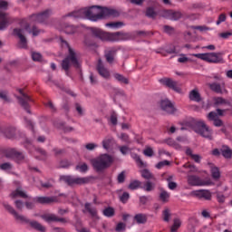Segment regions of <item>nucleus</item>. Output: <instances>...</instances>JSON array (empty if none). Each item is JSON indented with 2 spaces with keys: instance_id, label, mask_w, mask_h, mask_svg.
Wrapping results in <instances>:
<instances>
[{
  "instance_id": "obj_48",
  "label": "nucleus",
  "mask_w": 232,
  "mask_h": 232,
  "mask_svg": "<svg viewBox=\"0 0 232 232\" xmlns=\"http://www.w3.org/2000/svg\"><path fill=\"white\" fill-rule=\"evenodd\" d=\"M0 99L4 102H8V101H10V99L8 98V93H6V92L5 91H0Z\"/></svg>"
},
{
  "instance_id": "obj_18",
  "label": "nucleus",
  "mask_w": 232,
  "mask_h": 232,
  "mask_svg": "<svg viewBox=\"0 0 232 232\" xmlns=\"http://www.w3.org/2000/svg\"><path fill=\"white\" fill-rule=\"evenodd\" d=\"M56 200L54 197H36L34 198V202H38V204H52Z\"/></svg>"
},
{
  "instance_id": "obj_54",
  "label": "nucleus",
  "mask_w": 232,
  "mask_h": 232,
  "mask_svg": "<svg viewBox=\"0 0 232 232\" xmlns=\"http://www.w3.org/2000/svg\"><path fill=\"white\" fill-rule=\"evenodd\" d=\"M125 179H126V172L125 171H122L121 173H120L118 175V182L120 184H122V182H124Z\"/></svg>"
},
{
  "instance_id": "obj_6",
  "label": "nucleus",
  "mask_w": 232,
  "mask_h": 232,
  "mask_svg": "<svg viewBox=\"0 0 232 232\" xmlns=\"http://www.w3.org/2000/svg\"><path fill=\"white\" fill-rule=\"evenodd\" d=\"M190 55H192V57H197L201 61H205L206 63H211L212 64H218L220 63H224L222 53H193Z\"/></svg>"
},
{
  "instance_id": "obj_27",
  "label": "nucleus",
  "mask_w": 232,
  "mask_h": 232,
  "mask_svg": "<svg viewBox=\"0 0 232 232\" xmlns=\"http://www.w3.org/2000/svg\"><path fill=\"white\" fill-rule=\"evenodd\" d=\"M140 174H141V177L146 180H150V179L155 180V177H153V174H151V172L148 169L140 170Z\"/></svg>"
},
{
  "instance_id": "obj_58",
  "label": "nucleus",
  "mask_w": 232,
  "mask_h": 232,
  "mask_svg": "<svg viewBox=\"0 0 232 232\" xmlns=\"http://www.w3.org/2000/svg\"><path fill=\"white\" fill-rule=\"evenodd\" d=\"M146 15L148 17H155L157 15V13L153 10V8H148L146 12Z\"/></svg>"
},
{
  "instance_id": "obj_15",
  "label": "nucleus",
  "mask_w": 232,
  "mask_h": 232,
  "mask_svg": "<svg viewBox=\"0 0 232 232\" xmlns=\"http://www.w3.org/2000/svg\"><path fill=\"white\" fill-rule=\"evenodd\" d=\"M18 92L22 95L21 97L18 98L21 106H23V108H24V110H27V112L30 113V111H28V102L32 101L30 99V96L24 94L22 89H19Z\"/></svg>"
},
{
  "instance_id": "obj_12",
  "label": "nucleus",
  "mask_w": 232,
  "mask_h": 232,
  "mask_svg": "<svg viewBox=\"0 0 232 232\" xmlns=\"http://www.w3.org/2000/svg\"><path fill=\"white\" fill-rule=\"evenodd\" d=\"M160 82H161V84H164V86H168V88H170L174 92H177V93L182 92V89H180V86L179 85V83H177V82L169 78H163L160 80Z\"/></svg>"
},
{
  "instance_id": "obj_56",
  "label": "nucleus",
  "mask_w": 232,
  "mask_h": 232,
  "mask_svg": "<svg viewBox=\"0 0 232 232\" xmlns=\"http://www.w3.org/2000/svg\"><path fill=\"white\" fill-rule=\"evenodd\" d=\"M169 161H168V160H163V161L159 162V163L156 165V168H157V169H161V168H164V166H169Z\"/></svg>"
},
{
  "instance_id": "obj_42",
  "label": "nucleus",
  "mask_w": 232,
  "mask_h": 232,
  "mask_svg": "<svg viewBox=\"0 0 232 232\" xmlns=\"http://www.w3.org/2000/svg\"><path fill=\"white\" fill-rule=\"evenodd\" d=\"M143 189L145 191H153L155 189V183L147 181L143 187Z\"/></svg>"
},
{
  "instance_id": "obj_34",
  "label": "nucleus",
  "mask_w": 232,
  "mask_h": 232,
  "mask_svg": "<svg viewBox=\"0 0 232 232\" xmlns=\"http://www.w3.org/2000/svg\"><path fill=\"white\" fill-rule=\"evenodd\" d=\"M134 220H136V222L138 224H144L146 222V215H144V214H137L134 217Z\"/></svg>"
},
{
  "instance_id": "obj_63",
  "label": "nucleus",
  "mask_w": 232,
  "mask_h": 232,
  "mask_svg": "<svg viewBox=\"0 0 232 232\" xmlns=\"http://www.w3.org/2000/svg\"><path fill=\"white\" fill-rule=\"evenodd\" d=\"M126 229V225L124 223H119L116 227V231L121 232Z\"/></svg>"
},
{
  "instance_id": "obj_44",
  "label": "nucleus",
  "mask_w": 232,
  "mask_h": 232,
  "mask_svg": "<svg viewBox=\"0 0 232 232\" xmlns=\"http://www.w3.org/2000/svg\"><path fill=\"white\" fill-rule=\"evenodd\" d=\"M123 25L124 24H122L121 22L109 23L105 24V26H107L108 28H121V26Z\"/></svg>"
},
{
  "instance_id": "obj_30",
  "label": "nucleus",
  "mask_w": 232,
  "mask_h": 232,
  "mask_svg": "<svg viewBox=\"0 0 232 232\" xmlns=\"http://www.w3.org/2000/svg\"><path fill=\"white\" fill-rule=\"evenodd\" d=\"M162 217L164 222H169V220H171V210H169V208H165L162 212Z\"/></svg>"
},
{
  "instance_id": "obj_17",
  "label": "nucleus",
  "mask_w": 232,
  "mask_h": 232,
  "mask_svg": "<svg viewBox=\"0 0 232 232\" xmlns=\"http://www.w3.org/2000/svg\"><path fill=\"white\" fill-rule=\"evenodd\" d=\"M97 70L101 77H103V79H110V71H108L106 67H104L101 60H99L98 62Z\"/></svg>"
},
{
  "instance_id": "obj_22",
  "label": "nucleus",
  "mask_w": 232,
  "mask_h": 232,
  "mask_svg": "<svg viewBox=\"0 0 232 232\" xmlns=\"http://www.w3.org/2000/svg\"><path fill=\"white\" fill-rule=\"evenodd\" d=\"M42 218L45 220V222H64L63 218H57V216L54 214H46L42 216Z\"/></svg>"
},
{
  "instance_id": "obj_28",
  "label": "nucleus",
  "mask_w": 232,
  "mask_h": 232,
  "mask_svg": "<svg viewBox=\"0 0 232 232\" xmlns=\"http://www.w3.org/2000/svg\"><path fill=\"white\" fill-rule=\"evenodd\" d=\"M210 171H211L213 179H220V170L217 167L211 165Z\"/></svg>"
},
{
  "instance_id": "obj_7",
  "label": "nucleus",
  "mask_w": 232,
  "mask_h": 232,
  "mask_svg": "<svg viewBox=\"0 0 232 232\" xmlns=\"http://www.w3.org/2000/svg\"><path fill=\"white\" fill-rule=\"evenodd\" d=\"M194 131L201 135V137H205V139H211V136L213 135L211 129H209V127H208V125H206L202 121H198L196 122Z\"/></svg>"
},
{
  "instance_id": "obj_45",
  "label": "nucleus",
  "mask_w": 232,
  "mask_h": 232,
  "mask_svg": "<svg viewBox=\"0 0 232 232\" xmlns=\"http://www.w3.org/2000/svg\"><path fill=\"white\" fill-rule=\"evenodd\" d=\"M103 215L105 217H113L115 215V210L112 208H107L103 210Z\"/></svg>"
},
{
  "instance_id": "obj_29",
  "label": "nucleus",
  "mask_w": 232,
  "mask_h": 232,
  "mask_svg": "<svg viewBox=\"0 0 232 232\" xmlns=\"http://www.w3.org/2000/svg\"><path fill=\"white\" fill-rule=\"evenodd\" d=\"M85 209L90 213V215H92V217H97V209L89 203L85 204Z\"/></svg>"
},
{
  "instance_id": "obj_14",
  "label": "nucleus",
  "mask_w": 232,
  "mask_h": 232,
  "mask_svg": "<svg viewBox=\"0 0 232 232\" xmlns=\"http://www.w3.org/2000/svg\"><path fill=\"white\" fill-rule=\"evenodd\" d=\"M160 106L161 110L166 113H175V106L168 99L162 100L160 103Z\"/></svg>"
},
{
  "instance_id": "obj_10",
  "label": "nucleus",
  "mask_w": 232,
  "mask_h": 232,
  "mask_svg": "<svg viewBox=\"0 0 232 232\" xmlns=\"http://www.w3.org/2000/svg\"><path fill=\"white\" fill-rule=\"evenodd\" d=\"M188 182L189 186H213L211 179L202 180L200 178L193 175L188 176Z\"/></svg>"
},
{
  "instance_id": "obj_55",
  "label": "nucleus",
  "mask_w": 232,
  "mask_h": 232,
  "mask_svg": "<svg viewBox=\"0 0 232 232\" xmlns=\"http://www.w3.org/2000/svg\"><path fill=\"white\" fill-rule=\"evenodd\" d=\"M214 102L216 106H220V104H226V100H224V98L218 97L214 99Z\"/></svg>"
},
{
  "instance_id": "obj_51",
  "label": "nucleus",
  "mask_w": 232,
  "mask_h": 232,
  "mask_svg": "<svg viewBox=\"0 0 232 232\" xmlns=\"http://www.w3.org/2000/svg\"><path fill=\"white\" fill-rule=\"evenodd\" d=\"M143 155H145V157H153V149H151L150 147H147L143 150Z\"/></svg>"
},
{
  "instance_id": "obj_24",
  "label": "nucleus",
  "mask_w": 232,
  "mask_h": 232,
  "mask_svg": "<svg viewBox=\"0 0 232 232\" xmlns=\"http://www.w3.org/2000/svg\"><path fill=\"white\" fill-rule=\"evenodd\" d=\"M12 198H17V197H20L21 198H28V195L26 192L23 191L21 188H16L14 191L11 193Z\"/></svg>"
},
{
  "instance_id": "obj_50",
  "label": "nucleus",
  "mask_w": 232,
  "mask_h": 232,
  "mask_svg": "<svg viewBox=\"0 0 232 232\" xmlns=\"http://www.w3.org/2000/svg\"><path fill=\"white\" fill-rule=\"evenodd\" d=\"M217 200L219 202V204H224L226 202V196L224 194L218 192L217 193Z\"/></svg>"
},
{
  "instance_id": "obj_4",
  "label": "nucleus",
  "mask_w": 232,
  "mask_h": 232,
  "mask_svg": "<svg viewBox=\"0 0 232 232\" xmlns=\"http://www.w3.org/2000/svg\"><path fill=\"white\" fill-rule=\"evenodd\" d=\"M113 156L110 154H102L96 159L92 160V164L97 171H102L106 168H110L113 164Z\"/></svg>"
},
{
  "instance_id": "obj_13",
  "label": "nucleus",
  "mask_w": 232,
  "mask_h": 232,
  "mask_svg": "<svg viewBox=\"0 0 232 232\" xmlns=\"http://www.w3.org/2000/svg\"><path fill=\"white\" fill-rule=\"evenodd\" d=\"M161 15L166 19H170V21H179L182 17V13L180 11L164 10L161 12Z\"/></svg>"
},
{
  "instance_id": "obj_5",
  "label": "nucleus",
  "mask_w": 232,
  "mask_h": 232,
  "mask_svg": "<svg viewBox=\"0 0 232 232\" xmlns=\"http://www.w3.org/2000/svg\"><path fill=\"white\" fill-rule=\"evenodd\" d=\"M92 32L93 35L102 39V41H122L124 39L123 33H106L99 28H92Z\"/></svg>"
},
{
  "instance_id": "obj_52",
  "label": "nucleus",
  "mask_w": 232,
  "mask_h": 232,
  "mask_svg": "<svg viewBox=\"0 0 232 232\" xmlns=\"http://www.w3.org/2000/svg\"><path fill=\"white\" fill-rule=\"evenodd\" d=\"M194 30H198L201 33L208 32V30H211V28L206 26V25H199V26H194Z\"/></svg>"
},
{
  "instance_id": "obj_3",
  "label": "nucleus",
  "mask_w": 232,
  "mask_h": 232,
  "mask_svg": "<svg viewBox=\"0 0 232 232\" xmlns=\"http://www.w3.org/2000/svg\"><path fill=\"white\" fill-rule=\"evenodd\" d=\"M63 46H66L69 52V55L67 58H65L62 63V68L67 72V70L70 69V66H74V68H81V58L79 57V54L75 53L70 45H68V43L66 41L62 40Z\"/></svg>"
},
{
  "instance_id": "obj_61",
  "label": "nucleus",
  "mask_w": 232,
  "mask_h": 232,
  "mask_svg": "<svg viewBox=\"0 0 232 232\" xmlns=\"http://www.w3.org/2000/svg\"><path fill=\"white\" fill-rule=\"evenodd\" d=\"M163 32H165V34H173V32H175V29H173V27L169 25H165L163 27Z\"/></svg>"
},
{
  "instance_id": "obj_40",
  "label": "nucleus",
  "mask_w": 232,
  "mask_h": 232,
  "mask_svg": "<svg viewBox=\"0 0 232 232\" xmlns=\"http://www.w3.org/2000/svg\"><path fill=\"white\" fill-rule=\"evenodd\" d=\"M165 142L168 144V146H172V148H175V150H180V145L171 139L165 140Z\"/></svg>"
},
{
  "instance_id": "obj_23",
  "label": "nucleus",
  "mask_w": 232,
  "mask_h": 232,
  "mask_svg": "<svg viewBox=\"0 0 232 232\" xmlns=\"http://www.w3.org/2000/svg\"><path fill=\"white\" fill-rule=\"evenodd\" d=\"M189 99L190 101H194V102H200L202 101L198 89H194L189 92Z\"/></svg>"
},
{
  "instance_id": "obj_47",
  "label": "nucleus",
  "mask_w": 232,
  "mask_h": 232,
  "mask_svg": "<svg viewBox=\"0 0 232 232\" xmlns=\"http://www.w3.org/2000/svg\"><path fill=\"white\" fill-rule=\"evenodd\" d=\"M32 59L33 61L41 62L43 61V55H41L39 53L34 52L32 53Z\"/></svg>"
},
{
  "instance_id": "obj_2",
  "label": "nucleus",
  "mask_w": 232,
  "mask_h": 232,
  "mask_svg": "<svg viewBox=\"0 0 232 232\" xmlns=\"http://www.w3.org/2000/svg\"><path fill=\"white\" fill-rule=\"evenodd\" d=\"M52 15V10L47 9L38 14H33L28 20L24 19L20 22L21 29L15 28L13 31V35H15L20 39L19 47L26 48V38L24 37L25 32L33 34L34 36L39 35V30L34 27L33 30H30V25L32 23H44Z\"/></svg>"
},
{
  "instance_id": "obj_39",
  "label": "nucleus",
  "mask_w": 232,
  "mask_h": 232,
  "mask_svg": "<svg viewBox=\"0 0 232 232\" xmlns=\"http://www.w3.org/2000/svg\"><path fill=\"white\" fill-rule=\"evenodd\" d=\"M77 171H80V173H86L88 171V165L86 163H80L76 166Z\"/></svg>"
},
{
  "instance_id": "obj_59",
  "label": "nucleus",
  "mask_w": 232,
  "mask_h": 232,
  "mask_svg": "<svg viewBox=\"0 0 232 232\" xmlns=\"http://www.w3.org/2000/svg\"><path fill=\"white\" fill-rule=\"evenodd\" d=\"M131 157L134 159V160H136V162H138V164L140 166H144V162H142V160H140V157H139V155L131 154Z\"/></svg>"
},
{
  "instance_id": "obj_31",
  "label": "nucleus",
  "mask_w": 232,
  "mask_h": 232,
  "mask_svg": "<svg viewBox=\"0 0 232 232\" xmlns=\"http://www.w3.org/2000/svg\"><path fill=\"white\" fill-rule=\"evenodd\" d=\"M34 155L36 159H39L40 160H44V159H46V152L41 149L36 150Z\"/></svg>"
},
{
  "instance_id": "obj_53",
  "label": "nucleus",
  "mask_w": 232,
  "mask_h": 232,
  "mask_svg": "<svg viewBox=\"0 0 232 232\" xmlns=\"http://www.w3.org/2000/svg\"><path fill=\"white\" fill-rule=\"evenodd\" d=\"M130 198V194L128 192H124L120 200L123 203L126 204L128 202V199Z\"/></svg>"
},
{
  "instance_id": "obj_26",
  "label": "nucleus",
  "mask_w": 232,
  "mask_h": 232,
  "mask_svg": "<svg viewBox=\"0 0 232 232\" xmlns=\"http://www.w3.org/2000/svg\"><path fill=\"white\" fill-rule=\"evenodd\" d=\"M186 155L191 157L195 162H200V160H202V158L198 154H193V150H191V149L186 150Z\"/></svg>"
},
{
  "instance_id": "obj_32",
  "label": "nucleus",
  "mask_w": 232,
  "mask_h": 232,
  "mask_svg": "<svg viewBox=\"0 0 232 232\" xmlns=\"http://www.w3.org/2000/svg\"><path fill=\"white\" fill-rule=\"evenodd\" d=\"M221 153L225 159H231L232 150L228 147H223Z\"/></svg>"
},
{
  "instance_id": "obj_60",
  "label": "nucleus",
  "mask_w": 232,
  "mask_h": 232,
  "mask_svg": "<svg viewBox=\"0 0 232 232\" xmlns=\"http://www.w3.org/2000/svg\"><path fill=\"white\" fill-rule=\"evenodd\" d=\"M226 21V14H221L218 16V21L216 22V24H221V23H224Z\"/></svg>"
},
{
  "instance_id": "obj_25",
  "label": "nucleus",
  "mask_w": 232,
  "mask_h": 232,
  "mask_svg": "<svg viewBox=\"0 0 232 232\" xmlns=\"http://www.w3.org/2000/svg\"><path fill=\"white\" fill-rule=\"evenodd\" d=\"M169 192L166 190H161L160 193V200L166 204L167 202H169Z\"/></svg>"
},
{
  "instance_id": "obj_41",
  "label": "nucleus",
  "mask_w": 232,
  "mask_h": 232,
  "mask_svg": "<svg viewBox=\"0 0 232 232\" xmlns=\"http://www.w3.org/2000/svg\"><path fill=\"white\" fill-rule=\"evenodd\" d=\"M183 168H185L186 169H188V173H197V172H198V169H197V167H195V165L185 164V165H183Z\"/></svg>"
},
{
  "instance_id": "obj_35",
  "label": "nucleus",
  "mask_w": 232,
  "mask_h": 232,
  "mask_svg": "<svg viewBox=\"0 0 232 232\" xmlns=\"http://www.w3.org/2000/svg\"><path fill=\"white\" fill-rule=\"evenodd\" d=\"M31 226L32 227H34V229H37V231H46V228L37 221L31 222Z\"/></svg>"
},
{
  "instance_id": "obj_8",
  "label": "nucleus",
  "mask_w": 232,
  "mask_h": 232,
  "mask_svg": "<svg viewBox=\"0 0 232 232\" xmlns=\"http://www.w3.org/2000/svg\"><path fill=\"white\" fill-rule=\"evenodd\" d=\"M8 3L4 0H0V30H5L8 24H10V16L6 14L3 10H6Z\"/></svg>"
},
{
  "instance_id": "obj_37",
  "label": "nucleus",
  "mask_w": 232,
  "mask_h": 232,
  "mask_svg": "<svg viewBox=\"0 0 232 232\" xmlns=\"http://www.w3.org/2000/svg\"><path fill=\"white\" fill-rule=\"evenodd\" d=\"M114 79H116V81H119V82H122L123 84H128L129 82L128 78L123 77L121 74L119 73L114 74Z\"/></svg>"
},
{
  "instance_id": "obj_62",
  "label": "nucleus",
  "mask_w": 232,
  "mask_h": 232,
  "mask_svg": "<svg viewBox=\"0 0 232 232\" xmlns=\"http://www.w3.org/2000/svg\"><path fill=\"white\" fill-rule=\"evenodd\" d=\"M86 150H89L92 151V150H95V148H98V145L95 143H88L85 145Z\"/></svg>"
},
{
  "instance_id": "obj_33",
  "label": "nucleus",
  "mask_w": 232,
  "mask_h": 232,
  "mask_svg": "<svg viewBox=\"0 0 232 232\" xmlns=\"http://www.w3.org/2000/svg\"><path fill=\"white\" fill-rule=\"evenodd\" d=\"M180 226H182V221H180V219L179 218L174 219V223L170 228V231L177 232L179 227H180Z\"/></svg>"
},
{
  "instance_id": "obj_1",
  "label": "nucleus",
  "mask_w": 232,
  "mask_h": 232,
  "mask_svg": "<svg viewBox=\"0 0 232 232\" xmlns=\"http://www.w3.org/2000/svg\"><path fill=\"white\" fill-rule=\"evenodd\" d=\"M118 15L119 11L113 8L93 5L69 13L63 16V19L72 17V19H89L90 21H99V19H106L108 17H118Z\"/></svg>"
},
{
  "instance_id": "obj_57",
  "label": "nucleus",
  "mask_w": 232,
  "mask_h": 232,
  "mask_svg": "<svg viewBox=\"0 0 232 232\" xmlns=\"http://www.w3.org/2000/svg\"><path fill=\"white\" fill-rule=\"evenodd\" d=\"M178 63H189V58H188L186 54H180Z\"/></svg>"
},
{
  "instance_id": "obj_11",
  "label": "nucleus",
  "mask_w": 232,
  "mask_h": 232,
  "mask_svg": "<svg viewBox=\"0 0 232 232\" xmlns=\"http://www.w3.org/2000/svg\"><path fill=\"white\" fill-rule=\"evenodd\" d=\"M190 197H195L196 198L211 200L213 194L208 189H198L190 192Z\"/></svg>"
},
{
  "instance_id": "obj_49",
  "label": "nucleus",
  "mask_w": 232,
  "mask_h": 232,
  "mask_svg": "<svg viewBox=\"0 0 232 232\" xmlns=\"http://www.w3.org/2000/svg\"><path fill=\"white\" fill-rule=\"evenodd\" d=\"M119 150H120L121 155H128V153H130V151H131V150L129 149L128 146H121V147H119Z\"/></svg>"
},
{
  "instance_id": "obj_19",
  "label": "nucleus",
  "mask_w": 232,
  "mask_h": 232,
  "mask_svg": "<svg viewBox=\"0 0 232 232\" xmlns=\"http://www.w3.org/2000/svg\"><path fill=\"white\" fill-rule=\"evenodd\" d=\"M6 157L7 159H14V160H16V162H21V160L24 159V156L22 153L15 150H11L10 152H8L6 154Z\"/></svg>"
},
{
  "instance_id": "obj_16",
  "label": "nucleus",
  "mask_w": 232,
  "mask_h": 232,
  "mask_svg": "<svg viewBox=\"0 0 232 232\" xmlns=\"http://www.w3.org/2000/svg\"><path fill=\"white\" fill-rule=\"evenodd\" d=\"M5 208L7 209V211L11 212L14 218H16V220L19 222H28V219L24 216L19 215L10 205H5Z\"/></svg>"
},
{
  "instance_id": "obj_21",
  "label": "nucleus",
  "mask_w": 232,
  "mask_h": 232,
  "mask_svg": "<svg viewBox=\"0 0 232 232\" xmlns=\"http://www.w3.org/2000/svg\"><path fill=\"white\" fill-rule=\"evenodd\" d=\"M102 144L104 150H111V148H113V145L115 144V140H113V138L111 137H106L105 139H103Z\"/></svg>"
},
{
  "instance_id": "obj_36",
  "label": "nucleus",
  "mask_w": 232,
  "mask_h": 232,
  "mask_svg": "<svg viewBox=\"0 0 232 232\" xmlns=\"http://www.w3.org/2000/svg\"><path fill=\"white\" fill-rule=\"evenodd\" d=\"M141 182L140 180H132L129 185V189H139L140 188Z\"/></svg>"
},
{
  "instance_id": "obj_20",
  "label": "nucleus",
  "mask_w": 232,
  "mask_h": 232,
  "mask_svg": "<svg viewBox=\"0 0 232 232\" xmlns=\"http://www.w3.org/2000/svg\"><path fill=\"white\" fill-rule=\"evenodd\" d=\"M209 88L210 90H212V92H216V93H226V88L224 86V83H222L221 85L218 83H210L209 84Z\"/></svg>"
},
{
  "instance_id": "obj_38",
  "label": "nucleus",
  "mask_w": 232,
  "mask_h": 232,
  "mask_svg": "<svg viewBox=\"0 0 232 232\" xmlns=\"http://www.w3.org/2000/svg\"><path fill=\"white\" fill-rule=\"evenodd\" d=\"M12 164L10 163H3L0 165V169H2V171H5L6 173H10V171H12Z\"/></svg>"
},
{
  "instance_id": "obj_46",
  "label": "nucleus",
  "mask_w": 232,
  "mask_h": 232,
  "mask_svg": "<svg viewBox=\"0 0 232 232\" xmlns=\"http://www.w3.org/2000/svg\"><path fill=\"white\" fill-rule=\"evenodd\" d=\"M106 57V61L110 63V64H111V63H113V59L115 57V53L114 52H109L105 54Z\"/></svg>"
},
{
  "instance_id": "obj_9",
  "label": "nucleus",
  "mask_w": 232,
  "mask_h": 232,
  "mask_svg": "<svg viewBox=\"0 0 232 232\" xmlns=\"http://www.w3.org/2000/svg\"><path fill=\"white\" fill-rule=\"evenodd\" d=\"M62 182H65L69 184V186H73V184H88L89 179L87 178H79V177H72V176H62Z\"/></svg>"
},
{
  "instance_id": "obj_43",
  "label": "nucleus",
  "mask_w": 232,
  "mask_h": 232,
  "mask_svg": "<svg viewBox=\"0 0 232 232\" xmlns=\"http://www.w3.org/2000/svg\"><path fill=\"white\" fill-rule=\"evenodd\" d=\"M63 32H65L66 34H75V32H77V28L74 27L73 25H66L63 29Z\"/></svg>"
},
{
  "instance_id": "obj_64",
  "label": "nucleus",
  "mask_w": 232,
  "mask_h": 232,
  "mask_svg": "<svg viewBox=\"0 0 232 232\" xmlns=\"http://www.w3.org/2000/svg\"><path fill=\"white\" fill-rule=\"evenodd\" d=\"M218 115L217 114V112H213L211 111L208 115V118L209 119V121H216L218 119Z\"/></svg>"
}]
</instances>
